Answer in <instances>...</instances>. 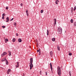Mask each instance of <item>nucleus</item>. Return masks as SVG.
<instances>
[{"instance_id":"nucleus-1","label":"nucleus","mask_w":76,"mask_h":76,"mask_svg":"<svg viewBox=\"0 0 76 76\" xmlns=\"http://www.w3.org/2000/svg\"><path fill=\"white\" fill-rule=\"evenodd\" d=\"M57 71L59 76H61V70L60 67L58 66L57 68Z\"/></svg>"},{"instance_id":"nucleus-2","label":"nucleus","mask_w":76,"mask_h":76,"mask_svg":"<svg viewBox=\"0 0 76 76\" xmlns=\"http://www.w3.org/2000/svg\"><path fill=\"white\" fill-rule=\"evenodd\" d=\"M58 31L59 34H61L62 32V29L61 27H58Z\"/></svg>"},{"instance_id":"nucleus-3","label":"nucleus","mask_w":76,"mask_h":76,"mask_svg":"<svg viewBox=\"0 0 76 76\" xmlns=\"http://www.w3.org/2000/svg\"><path fill=\"white\" fill-rule=\"evenodd\" d=\"M50 67L51 68V72L52 73H53V68L52 67V65L51 64V63H50Z\"/></svg>"},{"instance_id":"nucleus-4","label":"nucleus","mask_w":76,"mask_h":76,"mask_svg":"<svg viewBox=\"0 0 76 76\" xmlns=\"http://www.w3.org/2000/svg\"><path fill=\"white\" fill-rule=\"evenodd\" d=\"M32 63H31L30 66V69L31 70L32 69V68L33 67V64H32Z\"/></svg>"},{"instance_id":"nucleus-5","label":"nucleus","mask_w":76,"mask_h":76,"mask_svg":"<svg viewBox=\"0 0 76 76\" xmlns=\"http://www.w3.org/2000/svg\"><path fill=\"white\" fill-rule=\"evenodd\" d=\"M33 61V59L32 58H31L30 59V63L31 64H32Z\"/></svg>"},{"instance_id":"nucleus-6","label":"nucleus","mask_w":76,"mask_h":76,"mask_svg":"<svg viewBox=\"0 0 76 76\" xmlns=\"http://www.w3.org/2000/svg\"><path fill=\"white\" fill-rule=\"evenodd\" d=\"M26 15L27 16H28L29 14H28V10H26Z\"/></svg>"},{"instance_id":"nucleus-7","label":"nucleus","mask_w":76,"mask_h":76,"mask_svg":"<svg viewBox=\"0 0 76 76\" xmlns=\"http://www.w3.org/2000/svg\"><path fill=\"white\" fill-rule=\"evenodd\" d=\"M11 72V70L10 69H9L7 72V74H9V72Z\"/></svg>"},{"instance_id":"nucleus-8","label":"nucleus","mask_w":76,"mask_h":76,"mask_svg":"<svg viewBox=\"0 0 76 76\" xmlns=\"http://www.w3.org/2000/svg\"><path fill=\"white\" fill-rule=\"evenodd\" d=\"M8 52L9 53V56H11V52L9 50L8 51Z\"/></svg>"},{"instance_id":"nucleus-9","label":"nucleus","mask_w":76,"mask_h":76,"mask_svg":"<svg viewBox=\"0 0 76 76\" xmlns=\"http://www.w3.org/2000/svg\"><path fill=\"white\" fill-rule=\"evenodd\" d=\"M9 18L8 17H7V20H6V22H9Z\"/></svg>"},{"instance_id":"nucleus-10","label":"nucleus","mask_w":76,"mask_h":76,"mask_svg":"<svg viewBox=\"0 0 76 76\" xmlns=\"http://www.w3.org/2000/svg\"><path fill=\"white\" fill-rule=\"evenodd\" d=\"M57 49L58 50L60 51V47L58 45H57Z\"/></svg>"},{"instance_id":"nucleus-11","label":"nucleus","mask_w":76,"mask_h":76,"mask_svg":"<svg viewBox=\"0 0 76 76\" xmlns=\"http://www.w3.org/2000/svg\"><path fill=\"white\" fill-rule=\"evenodd\" d=\"M17 65H16V68L18 67V66H19L18 62H17Z\"/></svg>"},{"instance_id":"nucleus-12","label":"nucleus","mask_w":76,"mask_h":76,"mask_svg":"<svg viewBox=\"0 0 76 76\" xmlns=\"http://www.w3.org/2000/svg\"><path fill=\"white\" fill-rule=\"evenodd\" d=\"M6 58H4L2 60H1V61L4 62L6 60Z\"/></svg>"},{"instance_id":"nucleus-13","label":"nucleus","mask_w":76,"mask_h":76,"mask_svg":"<svg viewBox=\"0 0 76 76\" xmlns=\"http://www.w3.org/2000/svg\"><path fill=\"white\" fill-rule=\"evenodd\" d=\"M54 20L55 22V25H56V20L55 18L54 19Z\"/></svg>"},{"instance_id":"nucleus-14","label":"nucleus","mask_w":76,"mask_h":76,"mask_svg":"<svg viewBox=\"0 0 76 76\" xmlns=\"http://www.w3.org/2000/svg\"><path fill=\"white\" fill-rule=\"evenodd\" d=\"M18 41H19V42H21L22 41V40L21 39H18Z\"/></svg>"},{"instance_id":"nucleus-15","label":"nucleus","mask_w":76,"mask_h":76,"mask_svg":"<svg viewBox=\"0 0 76 76\" xmlns=\"http://www.w3.org/2000/svg\"><path fill=\"white\" fill-rule=\"evenodd\" d=\"M53 54V52L52 51H51L50 52V56H51V57L52 56V54Z\"/></svg>"},{"instance_id":"nucleus-16","label":"nucleus","mask_w":76,"mask_h":76,"mask_svg":"<svg viewBox=\"0 0 76 76\" xmlns=\"http://www.w3.org/2000/svg\"><path fill=\"white\" fill-rule=\"evenodd\" d=\"M6 65H8V61L7 60H6Z\"/></svg>"},{"instance_id":"nucleus-17","label":"nucleus","mask_w":76,"mask_h":76,"mask_svg":"<svg viewBox=\"0 0 76 76\" xmlns=\"http://www.w3.org/2000/svg\"><path fill=\"white\" fill-rule=\"evenodd\" d=\"M3 54L5 56V55H7V52H4L3 53Z\"/></svg>"},{"instance_id":"nucleus-18","label":"nucleus","mask_w":76,"mask_h":76,"mask_svg":"<svg viewBox=\"0 0 76 76\" xmlns=\"http://www.w3.org/2000/svg\"><path fill=\"white\" fill-rule=\"evenodd\" d=\"M4 39L5 40V41H7V42L8 41V39H6V38L4 37Z\"/></svg>"},{"instance_id":"nucleus-19","label":"nucleus","mask_w":76,"mask_h":76,"mask_svg":"<svg viewBox=\"0 0 76 76\" xmlns=\"http://www.w3.org/2000/svg\"><path fill=\"white\" fill-rule=\"evenodd\" d=\"M55 38H53L52 39V40L53 41H55Z\"/></svg>"},{"instance_id":"nucleus-20","label":"nucleus","mask_w":76,"mask_h":76,"mask_svg":"<svg viewBox=\"0 0 76 76\" xmlns=\"http://www.w3.org/2000/svg\"><path fill=\"white\" fill-rule=\"evenodd\" d=\"M71 23H73V20L72 19L71 20Z\"/></svg>"},{"instance_id":"nucleus-21","label":"nucleus","mask_w":76,"mask_h":76,"mask_svg":"<svg viewBox=\"0 0 76 76\" xmlns=\"http://www.w3.org/2000/svg\"><path fill=\"white\" fill-rule=\"evenodd\" d=\"M12 41H13V42H15V38H14L13 39H12Z\"/></svg>"},{"instance_id":"nucleus-22","label":"nucleus","mask_w":76,"mask_h":76,"mask_svg":"<svg viewBox=\"0 0 76 76\" xmlns=\"http://www.w3.org/2000/svg\"><path fill=\"white\" fill-rule=\"evenodd\" d=\"M40 49H39V55L40 56L41 54V53H40Z\"/></svg>"},{"instance_id":"nucleus-23","label":"nucleus","mask_w":76,"mask_h":76,"mask_svg":"<svg viewBox=\"0 0 76 76\" xmlns=\"http://www.w3.org/2000/svg\"><path fill=\"white\" fill-rule=\"evenodd\" d=\"M4 56V54L3 53V54H1V56L2 57H3Z\"/></svg>"},{"instance_id":"nucleus-24","label":"nucleus","mask_w":76,"mask_h":76,"mask_svg":"<svg viewBox=\"0 0 76 76\" xmlns=\"http://www.w3.org/2000/svg\"><path fill=\"white\" fill-rule=\"evenodd\" d=\"M76 9V6H75L74 9V10L75 11Z\"/></svg>"},{"instance_id":"nucleus-25","label":"nucleus","mask_w":76,"mask_h":76,"mask_svg":"<svg viewBox=\"0 0 76 76\" xmlns=\"http://www.w3.org/2000/svg\"><path fill=\"white\" fill-rule=\"evenodd\" d=\"M69 74L70 76H71V71H69Z\"/></svg>"},{"instance_id":"nucleus-26","label":"nucleus","mask_w":76,"mask_h":76,"mask_svg":"<svg viewBox=\"0 0 76 76\" xmlns=\"http://www.w3.org/2000/svg\"><path fill=\"white\" fill-rule=\"evenodd\" d=\"M69 56H71L72 55V53H69Z\"/></svg>"},{"instance_id":"nucleus-27","label":"nucleus","mask_w":76,"mask_h":76,"mask_svg":"<svg viewBox=\"0 0 76 76\" xmlns=\"http://www.w3.org/2000/svg\"><path fill=\"white\" fill-rule=\"evenodd\" d=\"M43 12V10H41V13H42Z\"/></svg>"},{"instance_id":"nucleus-28","label":"nucleus","mask_w":76,"mask_h":76,"mask_svg":"<svg viewBox=\"0 0 76 76\" xmlns=\"http://www.w3.org/2000/svg\"><path fill=\"white\" fill-rule=\"evenodd\" d=\"M5 15H6L5 14H4V13L2 15L3 16H5Z\"/></svg>"},{"instance_id":"nucleus-29","label":"nucleus","mask_w":76,"mask_h":76,"mask_svg":"<svg viewBox=\"0 0 76 76\" xmlns=\"http://www.w3.org/2000/svg\"><path fill=\"white\" fill-rule=\"evenodd\" d=\"M75 26H76V22H75L74 24Z\"/></svg>"},{"instance_id":"nucleus-30","label":"nucleus","mask_w":76,"mask_h":76,"mask_svg":"<svg viewBox=\"0 0 76 76\" xmlns=\"http://www.w3.org/2000/svg\"><path fill=\"white\" fill-rule=\"evenodd\" d=\"M2 28H5V26H2Z\"/></svg>"},{"instance_id":"nucleus-31","label":"nucleus","mask_w":76,"mask_h":76,"mask_svg":"<svg viewBox=\"0 0 76 76\" xmlns=\"http://www.w3.org/2000/svg\"><path fill=\"white\" fill-rule=\"evenodd\" d=\"M42 71H40V75H41V74H42Z\"/></svg>"},{"instance_id":"nucleus-32","label":"nucleus","mask_w":76,"mask_h":76,"mask_svg":"<svg viewBox=\"0 0 76 76\" xmlns=\"http://www.w3.org/2000/svg\"><path fill=\"white\" fill-rule=\"evenodd\" d=\"M13 18H12L10 20V21H12V20H13Z\"/></svg>"},{"instance_id":"nucleus-33","label":"nucleus","mask_w":76,"mask_h":76,"mask_svg":"<svg viewBox=\"0 0 76 76\" xmlns=\"http://www.w3.org/2000/svg\"><path fill=\"white\" fill-rule=\"evenodd\" d=\"M6 10H8V7H6Z\"/></svg>"},{"instance_id":"nucleus-34","label":"nucleus","mask_w":76,"mask_h":76,"mask_svg":"<svg viewBox=\"0 0 76 76\" xmlns=\"http://www.w3.org/2000/svg\"><path fill=\"white\" fill-rule=\"evenodd\" d=\"M55 2H56V4H58V2H57V1H56Z\"/></svg>"},{"instance_id":"nucleus-35","label":"nucleus","mask_w":76,"mask_h":76,"mask_svg":"<svg viewBox=\"0 0 76 76\" xmlns=\"http://www.w3.org/2000/svg\"><path fill=\"white\" fill-rule=\"evenodd\" d=\"M14 23V25H15V26H16V23Z\"/></svg>"},{"instance_id":"nucleus-36","label":"nucleus","mask_w":76,"mask_h":76,"mask_svg":"<svg viewBox=\"0 0 76 76\" xmlns=\"http://www.w3.org/2000/svg\"><path fill=\"white\" fill-rule=\"evenodd\" d=\"M47 33H48V34H49V30H47Z\"/></svg>"},{"instance_id":"nucleus-37","label":"nucleus","mask_w":76,"mask_h":76,"mask_svg":"<svg viewBox=\"0 0 76 76\" xmlns=\"http://www.w3.org/2000/svg\"><path fill=\"white\" fill-rule=\"evenodd\" d=\"M20 5H21V6H22V7L23 6V4L22 3Z\"/></svg>"},{"instance_id":"nucleus-38","label":"nucleus","mask_w":76,"mask_h":76,"mask_svg":"<svg viewBox=\"0 0 76 76\" xmlns=\"http://www.w3.org/2000/svg\"><path fill=\"white\" fill-rule=\"evenodd\" d=\"M72 9H73V7H72V10H71V12H73Z\"/></svg>"},{"instance_id":"nucleus-39","label":"nucleus","mask_w":76,"mask_h":76,"mask_svg":"<svg viewBox=\"0 0 76 76\" xmlns=\"http://www.w3.org/2000/svg\"><path fill=\"white\" fill-rule=\"evenodd\" d=\"M2 19H4V16H2Z\"/></svg>"},{"instance_id":"nucleus-40","label":"nucleus","mask_w":76,"mask_h":76,"mask_svg":"<svg viewBox=\"0 0 76 76\" xmlns=\"http://www.w3.org/2000/svg\"><path fill=\"white\" fill-rule=\"evenodd\" d=\"M23 76H25V74L24 73H23Z\"/></svg>"},{"instance_id":"nucleus-41","label":"nucleus","mask_w":76,"mask_h":76,"mask_svg":"<svg viewBox=\"0 0 76 76\" xmlns=\"http://www.w3.org/2000/svg\"><path fill=\"white\" fill-rule=\"evenodd\" d=\"M56 1H57V2H59L58 0H56Z\"/></svg>"},{"instance_id":"nucleus-42","label":"nucleus","mask_w":76,"mask_h":76,"mask_svg":"<svg viewBox=\"0 0 76 76\" xmlns=\"http://www.w3.org/2000/svg\"><path fill=\"white\" fill-rule=\"evenodd\" d=\"M45 73H46V75H47V72H46Z\"/></svg>"},{"instance_id":"nucleus-43","label":"nucleus","mask_w":76,"mask_h":76,"mask_svg":"<svg viewBox=\"0 0 76 76\" xmlns=\"http://www.w3.org/2000/svg\"><path fill=\"white\" fill-rule=\"evenodd\" d=\"M16 36L17 37H18V33H16Z\"/></svg>"},{"instance_id":"nucleus-44","label":"nucleus","mask_w":76,"mask_h":76,"mask_svg":"<svg viewBox=\"0 0 76 76\" xmlns=\"http://www.w3.org/2000/svg\"><path fill=\"white\" fill-rule=\"evenodd\" d=\"M39 52V50H38L37 51V52L38 53Z\"/></svg>"},{"instance_id":"nucleus-45","label":"nucleus","mask_w":76,"mask_h":76,"mask_svg":"<svg viewBox=\"0 0 76 76\" xmlns=\"http://www.w3.org/2000/svg\"><path fill=\"white\" fill-rule=\"evenodd\" d=\"M5 41V43H7V41Z\"/></svg>"},{"instance_id":"nucleus-46","label":"nucleus","mask_w":76,"mask_h":76,"mask_svg":"<svg viewBox=\"0 0 76 76\" xmlns=\"http://www.w3.org/2000/svg\"><path fill=\"white\" fill-rule=\"evenodd\" d=\"M47 35H49V34H48V33H47Z\"/></svg>"},{"instance_id":"nucleus-47","label":"nucleus","mask_w":76,"mask_h":76,"mask_svg":"<svg viewBox=\"0 0 76 76\" xmlns=\"http://www.w3.org/2000/svg\"><path fill=\"white\" fill-rule=\"evenodd\" d=\"M37 76H38L37 75Z\"/></svg>"}]
</instances>
